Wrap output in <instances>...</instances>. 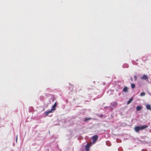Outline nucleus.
Here are the masks:
<instances>
[{"label":"nucleus","mask_w":151,"mask_h":151,"mask_svg":"<svg viewBox=\"0 0 151 151\" xmlns=\"http://www.w3.org/2000/svg\"><path fill=\"white\" fill-rule=\"evenodd\" d=\"M135 131L138 132L140 130V127L139 126H137L135 127Z\"/></svg>","instance_id":"nucleus-6"},{"label":"nucleus","mask_w":151,"mask_h":151,"mask_svg":"<svg viewBox=\"0 0 151 151\" xmlns=\"http://www.w3.org/2000/svg\"><path fill=\"white\" fill-rule=\"evenodd\" d=\"M131 87L132 88L134 89L135 87V85L134 83H132L131 84Z\"/></svg>","instance_id":"nucleus-11"},{"label":"nucleus","mask_w":151,"mask_h":151,"mask_svg":"<svg viewBox=\"0 0 151 151\" xmlns=\"http://www.w3.org/2000/svg\"><path fill=\"white\" fill-rule=\"evenodd\" d=\"M134 78L135 79V81H136L137 80V77L136 76V75H135L134 76Z\"/></svg>","instance_id":"nucleus-14"},{"label":"nucleus","mask_w":151,"mask_h":151,"mask_svg":"<svg viewBox=\"0 0 151 151\" xmlns=\"http://www.w3.org/2000/svg\"><path fill=\"white\" fill-rule=\"evenodd\" d=\"M17 136L16 137V142H17Z\"/></svg>","instance_id":"nucleus-17"},{"label":"nucleus","mask_w":151,"mask_h":151,"mask_svg":"<svg viewBox=\"0 0 151 151\" xmlns=\"http://www.w3.org/2000/svg\"><path fill=\"white\" fill-rule=\"evenodd\" d=\"M142 109V107L139 106H137L136 109L137 111H139L141 110Z\"/></svg>","instance_id":"nucleus-9"},{"label":"nucleus","mask_w":151,"mask_h":151,"mask_svg":"<svg viewBox=\"0 0 151 151\" xmlns=\"http://www.w3.org/2000/svg\"><path fill=\"white\" fill-rule=\"evenodd\" d=\"M91 118H86L84 120V121L86 122L88 120H91Z\"/></svg>","instance_id":"nucleus-12"},{"label":"nucleus","mask_w":151,"mask_h":151,"mask_svg":"<svg viewBox=\"0 0 151 151\" xmlns=\"http://www.w3.org/2000/svg\"><path fill=\"white\" fill-rule=\"evenodd\" d=\"M45 115H48L49 114L48 111L45 112Z\"/></svg>","instance_id":"nucleus-16"},{"label":"nucleus","mask_w":151,"mask_h":151,"mask_svg":"<svg viewBox=\"0 0 151 151\" xmlns=\"http://www.w3.org/2000/svg\"><path fill=\"white\" fill-rule=\"evenodd\" d=\"M140 78L142 80H148V76L146 75H144Z\"/></svg>","instance_id":"nucleus-3"},{"label":"nucleus","mask_w":151,"mask_h":151,"mask_svg":"<svg viewBox=\"0 0 151 151\" xmlns=\"http://www.w3.org/2000/svg\"><path fill=\"white\" fill-rule=\"evenodd\" d=\"M52 110H51V109L49 111H47L49 113H51L52 112Z\"/></svg>","instance_id":"nucleus-15"},{"label":"nucleus","mask_w":151,"mask_h":151,"mask_svg":"<svg viewBox=\"0 0 151 151\" xmlns=\"http://www.w3.org/2000/svg\"><path fill=\"white\" fill-rule=\"evenodd\" d=\"M98 138L97 135H95L92 137V140L93 143L95 142L98 139Z\"/></svg>","instance_id":"nucleus-1"},{"label":"nucleus","mask_w":151,"mask_h":151,"mask_svg":"<svg viewBox=\"0 0 151 151\" xmlns=\"http://www.w3.org/2000/svg\"><path fill=\"white\" fill-rule=\"evenodd\" d=\"M131 80L132 81V78H131Z\"/></svg>","instance_id":"nucleus-18"},{"label":"nucleus","mask_w":151,"mask_h":151,"mask_svg":"<svg viewBox=\"0 0 151 151\" xmlns=\"http://www.w3.org/2000/svg\"><path fill=\"white\" fill-rule=\"evenodd\" d=\"M123 91L124 92H127L128 91V88L127 87H124L123 88Z\"/></svg>","instance_id":"nucleus-10"},{"label":"nucleus","mask_w":151,"mask_h":151,"mask_svg":"<svg viewBox=\"0 0 151 151\" xmlns=\"http://www.w3.org/2000/svg\"><path fill=\"white\" fill-rule=\"evenodd\" d=\"M148 127L147 125L142 126L140 127V130H142Z\"/></svg>","instance_id":"nucleus-5"},{"label":"nucleus","mask_w":151,"mask_h":151,"mask_svg":"<svg viewBox=\"0 0 151 151\" xmlns=\"http://www.w3.org/2000/svg\"><path fill=\"white\" fill-rule=\"evenodd\" d=\"M146 107L147 109L151 110V107L150 105L147 104L146 105Z\"/></svg>","instance_id":"nucleus-8"},{"label":"nucleus","mask_w":151,"mask_h":151,"mask_svg":"<svg viewBox=\"0 0 151 151\" xmlns=\"http://www.w3.org/2000/svg\"><path fill=\"white\" fill-rule=\"evenodd\" d=\"M57 105V104L56 102H55L52 107L51 110H55V107H56Z\"/></svg>","instance_id":"nucleus-4"},{"label":"nucleus","mask_w":151,"mask_h":151,"mask_svg":"<svg viewBox=\"0 0 151 151\" xmlns=\"http://www.w3.org/2000/svg\"><path fill=\"white\" fill-rule=\"evenodd\" d=\"M91 144L89 143L87 144L86 146V151H89L90 147L91 146Z\"/></svg>","instance_id":"nucleus-2"},{"label":"nucleus","mask_w":151,"mask_h":151,"mask_svg":"<svg viewBox=\"0 0 151 151\" xmlns=\"http://www.w3.org/2000/svg\"><path fill=\"white\" fill-rule=\"evenodd\" d=\"M133 100V98H131L128 101H127V104H129Z\"/></svg>","instance_id":"nucleus-7"},{"label":"nucleus","mask_w":151,"mask_h":151,"mask_svg":"<svg viewBox=\"0 0 151 151\" xmlns=\"http://www.w3.org/2000/svg\"><path fill=\"white\" fill-rule=\"evenodd\" d=\"M145 93L144 92H142L140 94V96H145Z\"/></svg>","instance_id":"nucleus-13"}]
</instances>
